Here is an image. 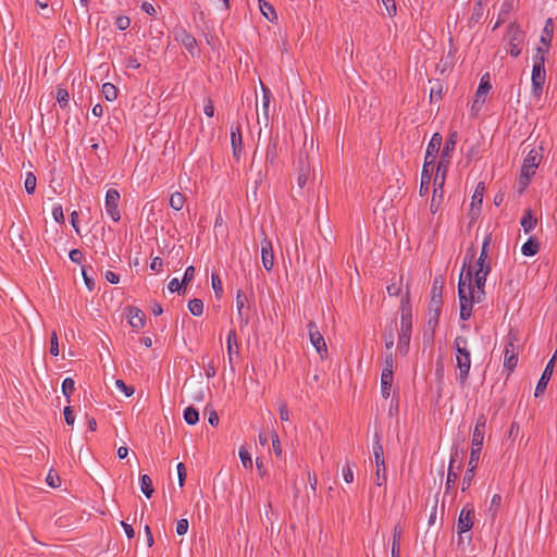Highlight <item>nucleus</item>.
Instances as JSON below:
<instances>
[{
    "mask_svg": "<svg viewBox=\"0 0 557 557\" xmlns=\"http://www.w3.org/2000/svg\"><path fill=\"white\" fill-rule=\"evenodd\" d=\"M473 268H467V272L459 276L458 296L460 302V319L467 321L472 314L474 304H480L485 299V289L472 288Z\"/></svg>",
    "mask_w": 557,
    "mask_h": 557,
    "instance_id": "f257e3e1",
    "label": "nucleus"
},
{
    "mask_svg": "<svg viewBox=\"0 0 557 557\" xmlns=\"http://www.w3.org/2000/svg\"><path fill=\"white\" fill-rule=\"evenodd\" d=\"M453 348L455 350L456 368L458 369L457 381L463 386L469 377L471 368V354L469 349L468 338L458 335L454 339Z\"/></svg>",
    "mask_w": 557,
    "mask_h": 557,
    "instance_id": "f03ea898",
    "label": "nucleus"
},
{
    "mask_svg": "<svg viewBox=\"0 0 557 557\" xmlns=\"http://www.w3.org/2000/svg\"><path fill=\"white\" fill-rule=\"evenodd\" d=\"M412 332V314L408 298L401 300V319L400 332L398 335V350L401 355H406L410 344Z\"/></svg>",
    "mask_w": 557,
    "mask_h": 557,
    "instance_id": "7ed1b4c3",
    "label": "nucleus"
},
{
    "mask_svg": "<svg viewBox=\"0 0 557 557\" xmlns=\"http://www.w3.org/2000/svg\"><path fill=\"white\" fill-rule=\"evenodd\" d=\"M459 135L456 131H451L445 141L444 148L442 149L440 161L436 165V173L445 175L447 174L453 152L456 148Z\"/></svg>",
    "mask_w": 557,
    "mask_h": 557,
    "instance_id": "20e7f679",
    "label": "nucleus"
},
{
    "mask_svg": "<svg viewBox=\"0 0 557 557\" xmlns=\"http://www.w3.org/2000/svg\"><path fill=\"white\" fill-rule=\"evenodd\" d=\"M373 456L376 467L375 472V484L377 486H381L386 482V468H385V460H384V449L383 445L381 444V437L377 433L374 435V442H373Z\"/></svg>",
    "mask_w": 557,
    "mask_h": 557,
    "instance_id": "39448f33",
    "label": "nucleus"
},
{
    "mask_svg": "<svg viewBox=\"0 0 557 557\" xmlns=\"http://www.w3.org/2000/svg\"><path fill=\"white\" fill-rule=\"evenodd\" d=\"M486 421L487 419L483 413L479 414V417L476 418L471 440L472 457H476V455L481 454L485 436Z\"/></svg>",
    "mask_w": 557,
    "mask_h": 557,
    "instance_id": "423d86ee",
    "label": "nucleus"
},
{
    "mask_svg": "<svg viewBox=\"0 0 557 557\" xmlns=\"http://www.w3.org/2000/svg\"><path fill=\"white\" fill-rule=\"evenodd\" d=\"M507 39L509 41V54L517 58L521 53V46L524 40V32L516 23H511L507 29Z\"/></svg>",
    "mask_w": 557,
    "mask_h": 557,
    "instance_id": "0eeeda50",
    "label": "nucleus"
},
{
    "mask_svg": "<svg viewBox=\"0 0 557 557\" xmlns=\"http://www.w3.org/2000/svg\"><path fill=\"white\" fill-rule=\"evenodd\" d=\"M307 329H308V335L310 338V343L315 348V350L320 355V357L322 359H325L327 357V346H326L324 337L321 334L317 323L313 321H310L307 324Z\"/></svg>",
    "mask_w": 557,
    "mask_h": 557,
    "instance_id": "6e6552de",
    "label": "nucleus"
},
{
    "mask_svg": "<svg viewBox=\"0 0 557 557\" xmlns=\"http://www.w3.org/2000/svg\"><path fill=\"white\" fill-rule=\"evenodd\" d=\"M545 64L542 61H534L532 69V94L534 97L540 98L542 95L543 85L545 83Z\"/></svg>",
    "mask_w": 557,
    "mask_h": 557,
    "instance_id": "1a4fd4ad",
    "label": "nucleus"
},
{
    "mask_svg": "<svg viewBox=\"0 0 557 557\" xmlns=\"http://www.w3.org/2000/svg\"><path fill=\"white\" fill-rule=\"evenodd\" d=\"M120 198V193L114 188H110L106 193V211L114 222H117L121 219L119 210Z\"/></svg>",
    "mask_w": 557,
    "mask_h": 557,
    "instance_id": "9d476101",
    "label": "nucleus"
},
{
    "mask_svg": "<svg viewBox=\"0 0 557 557\" xmlns=\"http://www.w3.org/2000/svg\"><path fill=\"white\" fill-rule=\"evenodd\" d=\"M442 143V135L440 133H434L430 143L428 144L423 164L426 166H434Z\"/></svg>",
    "mask_w": 557,
    "mask_h": 557,
    "instance_id": "9b49d317",
    "label": "nucleus"
},
{
    "mask_svg": "<svg viewBox=\"0 0 557 557\" xmlns=\"http://www.w3.org/2000/svg\"><path fill=\"white\" fill-rule=\"evenodd\" d=\"M473 519H474V507L471 504H467L461 509V511L459 513L458 522H457V529H458V533L460 535L472 529Z\"/></svg>",
    "mask_w": 557,
    "mask_h": 557,
    "instance_id": "f8f14e48",
    "label": "nucleus"
},
{
    "mask_svg": "<svg viewBox=\"0 0 557 557\" xmlns=\"http://www.w3.org/2000/svg\"><path fill=\"white\" fill-rule=\"evenodd\" d=\"M446 176L442 174L435 173L434 180H433V197L431 200L430 209L432 213H435L440 207L441 200L444 195V184H445Z\"/></svg>",
    "mask_w": 557,
    "mask_h": 557,
    "instance_id": "ddd939ff",
    "label": "nucleus"
},
{
    "mask_svg": "<svg viewBox=\"0 0 557 557\" xmlns=\"http://www.w3.org/2000/svg\"><path fill=\"white\" fill-rule=\"evenodd\" d=\"M174 39L182 44L186 50L194 55L196 52L197 41L195 37L185 28L180 27L174 29Z\"/></svg>",
    "mask_w": 557,
    "mask_h": 557,
    "instance_id": "4468645a",
    "label": "nucleus"
},
{
    "mask_svg": "<svg viewBox=\"0 0 557 557\" xmlns=\"http://www.w3.org/2000/svg\"><path fill=\"white\" fill-rule=\"evenodd\" d=\"M247 295L238 290L236 295V309L240 321V329L249 323V307L247 306Z\"/></svg>",
    "mask_w": 557,
    "mask_h": 557,
    "instance_id": "2eb2a0df",
    "label": "nucleus"
},
{
    "mask_svg": "<svg viewBox=\"0 0 557 557\" xmlns=\"http://www.w3.org/2000/svg\"><path fill=\"white\" fill-rule=\"evenodd\" d=\"M556 355H557V351L555 352V355L553 356V358L548 361V363L546 364L537 384H536V387H535V397H539L541 396L546 387H547V384L552 377V374H553V370H554V367H555V359H556Z\"/></svg>",
    "mask_w": 557,
    "mask_h": 557,
    "instance_id": "dca6fc26",
    "label": "nucleus"
},
{
    "mask_svg": "<svg viewBox=\"0 0 557 557\" xmlns=\"http://www.w3.org/2000/svg\"><path fill=\"white\" fill-rule=\"evenodd\" d=\"M518 363V352L512 342L507 343L504 351V368L508 371V375L516 369Z\"/></svg>",
    "mask_w": 557,
    "mask_h": 557,
    "instance_id": "f3484780",
    "label": "nucleus"
},
{
    "mask_svg": "<svg viewBox=\"0 0 557 557\" xmlns=\"http://www.w3.org/2000/svg\"><path fill=\"white\" fill-rule=\"evenodd\" d=\"M540 153L535 149H532L523 160L521 173L533 176L540 164Z\"/></svg>",
    "mask_w": 557,
    "mask_h": 557,
    "instance_id": "a211bd4d",
    "label": "nucleus"
},
{
    "mask_svg": "<svg viewBox=\"0 0 557 557\" xmlns=\"http://www.w3.org/2000/svg\"><path fill=\"white\" fill-rule=\"evenodd\" d=\"M261 261L267 271H271L274 264L272 243L267 237L261 242Z\"/></svg>",
    "mask_w": 557,
    "mask_h": 557,
    "instance_id": "6ab92c4d",
    "label": "nucleus"
},
{
    "mask_svg": "<svg viewBox=\"0 0 557 557\" xmlns=\"http://www.w3.org/2000/svg\"><path fill=\"white\" fill-rule=\"evenodd\" d=\"M479 458H480V455H476V457L475 456L472 457V454L470 453L468 469L463 475L462 484H461L462 492L467 491L472 484L473 478L475 475V470L478 468Z\"/></svg>",
    "mask_w": 557,
    "mask_h": 557,
    "instance_id": "aec40b11",
    "label": "nucleus"
},
{
    "mask_svg": "<svg viewBox=\"0 0 557 557\" xmlns=\"http://www.w3.org/2000/svg\"><path fill=\"white\" fill-rule=\"evenodd\" d=\"M127 319L131 326L135 330L144 327L146 322L145 313L136 307L127 308Z\"/></svg>",
    "mask_w": 557,
    "mask_h": 557,
    "instance_id": "412c9836",
    "label": "nucleus"
},
{
    "mask_svg": "<svg viewBox=\"0 0 557 557\" xmlns=\"http://www.w3.org/2000/svg\"><path fill=\"white\" fill-rule=\"evenodd\" d=\"M491 244H492V235L487 234L484 237L480 256H479L475 264L473 265L475 269H484L485 267H491V263L487 261L488 248H490Z\"/></svg>",
    "mask_w": 557,
    "mask_h": 557,
    "instance_id": "4be33fe9",
    "label": "nucleus"
},
{
    "mask_svg": "<svg viewBox=\"0 0 557 557\" xmlns=\"http://www.w3.org/2000/svg\"><path fill=\"white\" fill-rule=\"evenodd\" d=\"M473 268V277H472V288L473 289H484L487 275L491 272V267H485L484 269H475Z\"/></svg>",
    "mask_w": 557,
    "mask_h": 557,
    "instance_id": "5701e85b",
    "label": "nucleus"
},
{
    "mask_svg": "<svg viewBox=\"0 0 557 557\" xmlns=\"http://www.w3.org/2000/svg\"><path fill=\"white\" fill-rule=\"evenodd\" d=\"M492 89L488 74L482 76L478 90L475 92V102L483 106L486 100V95Z\"/></svg>",
    "mask_w": 557,
    "mask_h": 557,
    "instance_id": "b1692460",
    "label": "nucleus"
},
{
    "mask_svg": "<svg viewBox=\"0 0 557 557\" xmlns=\"http://www.w3.org/2000/svg\"><path fill=\"white\" fill-rule=\"evenodd\" d=\"M458 456V451L456 450L450 456L449 467L447 471V478L445 483L446 493H448L456 484V481L458 480V472L454 470V463L456 461V458Z\"/></svg>",
    "mask_w": 557,
    "mask_h": 557,
    "instance_id": "393cba45",
    "label": "nucleus"
},
{
    "mask_svg": "<svg viewBox=\"0 0 557 557\" xmlns=\"http://www.w3.org/2000/svg\"><path fill=\"white\" fill-rule=\"evenodd\" d=\"M484 190H485L484 183H479L474 190V194L472 196V201H471V212L473 214H478L480 212L481 205L483 201Z\"/></svg>",
    "mask_w": 557,
    "mask_h": 557,
    "instance_id": "a878e982",
    "label": "nucleus"
},
{
    "mask_svg": "<svg viewBox=\"0 0 557 557\" xmlns=\"http://www.w3.org/2000/svg\"><path fill=\"white\" fill-rule=\"evenodd\" d=\"M393 371L383 370L381 374V393L384 398H388L391 395V387L393 384Z\"/></svg>",
    "mask_w": 557,
    "mask_h": 557,
    "instance_id": "bb28decb",
    "label": "nucleus"
},
{
    "mask_svg": "<svg viewBox=\"0 0 557 557\" xmlns=\"http://www.w3.org/2000/svg\"><path fill=\"white\" fill-rule=\"evenodd\" d=\"M434 166H426L423 164L422 172H421V183H420V195L423 196L429 190V185L432 180V172Z\"/></svg>",
    "mask_w": 557,
    "mask_h": 557,
    "instance_id": "cd10ccee",
    "label": "nucleus"
},
{
    "mask_svg": "<svg viewBox=\"0 0 557 557\" xmlns=\"http://www.w3.org/2000/svg\"><path fill=\"white\" fill-rule=\"evenodd\" d=\"M554 21L552 17H548L546 21H545V24H544V27H543V32H542V35H541V39L540 41L544 45V46H547L549 47L550 46V41H552V38H553V34H554Z\"/></svg>",
    "mask_w": 557,
    "mask_h": 557,
    "instance_id": "c85d7f7f",
    "label": "nucleus"
},
{
    "mask_svg": "<svg viewBox=\"0 0 557 557\" xmlns=\"http://www.w3.org/2000/svg\"><path fill=\"white\" fill-rule=\"evenodd\" d=\"M227 354H228V362H230V366H231V369L232 371H234V362H233V347L235 346L236 347V354H238V344H237V338H236V332L235 330H231L228 332V335H227Z\"/></svg>",
    "mask_w": 557,
    "mask_h": 557,
    "instance_id": "c756f323",
    "label": "nucleus"
},
{
    "mask_svg": "<svg viewBox=\"0 0 557 557\" xmlns=\"http://www.w3.org/2000/svg\"><path fill=\"white\" fill-rule=\"evenodd\" d=\"M261 89H262V113H263L264 122L267 124L268 120H269V107H270L272 94H271V90L263 84H261Z\"/></svg>",
    "mask_w": 557,
    "mask_h": 557,
    "instance_id": "7c9ffc66",
    "label": "nucleus"
},
{
    "mask_svg": "<svg viewBox=\"0 0 557 557\" xmlns=\"http://www.w3.org/2000/svg\"><path fill=\"white\" fill-rule=\"evenodd\" d=\"M277 140L276 139H270L267 151H265V163L267 164H274L277 158Z\"/></svg>",
    "mask_w": 557,
    "mask_h": 557,
    "instance_id": "2f4dec72",
    "label": "nucleus"
},
{
    "mask_svg": "<svg viewBox=\"0 0 557 557\" xmlns=\"http://www.w3.org/2000/svg\"><path fill=\"white\" fill-rule=\"evenodd\" d=\"M520 223L525 233H530L534 230L536 225V219L533 216L531 210L524 211Z\"/></svg>",
    "mask_w": 557,
    "mask_h": 557,
    "instance_id": "473e14b6",
    "label": "nucleus"
},
{
    "mask_svg": "<svg viewBox=\"0 0 557 557\" xmlns=\"http://www.w3.org/2000/svg\"><path fill=\"white\" fill-rule=\"evenodd\" d=\"M444 278L436 276L432 282L431 299H443Z\"/></svg>",
    "mask_w": 557,
    "mask_h": 557,
    "instance_id": "72a5a7b5",
    "label": "nucleus"
},
{
    "mask_svg": "<svg viewBox=\"0 0 557 557\" xmlns=\"http://www.w3.org/2000/svg\"><path fill=\"white\" fill-rule=\"evenodd\" d=\"M259 5H260L261 13L264 15V17L267 20H269L270 22H273L274 20L277 18L276 12L272 4H270L267 1L259 0Z\"/></svg>",
    "mask_w": 557,
    "mask_h": 557,
    "instance_id": "f704fd0d",
    "label": "nucleus"
},
{
    "mask_svg": "<svg viewBox=\"0 0 557 557\" xmlns=\"http://www.w3.org/2000/svg\"><path fill=\"white\" fill-rule=\"evenodd\" d=\"M539 249H540V245H539L537 240H535L533 238H529L522 245L521 251L524 256L531 257V256L536 255L539 252Z\"/></svg>",
    "mask_w": 557,
    "mask_h": 557,
    "instance_id": "c9c22d12",
    "label": "nucleus"
},
{
    "mask_svg": "<svg viewBox=\"0 0 557 557\" xmlns=\"http://www.w3.org/2000/svg\"><path fill=\"white\" fill-rule=\"evenodd\" d=\"M140 490L147 498L152 496L154 490L152 486V481L148 474H143L140 476Z\"/></svg>",
    "mask_w": 557,
    "mask_h": 557,
    "instance_id": "e433bc0d",
    "label": "nucleus"
},
{
    "mask_svg": "<svg viewBox=\"0 0 557 557\" xmlns=\"http://www.w3.org/2000/svg\"><path fill=\"white\" fill-rule=\"evenodd\" d=\"M185 200V196L182 193L175 191L170 196L169 203L173 210L180 211L183 209Z\"/></svg>",
    "mask_w": 557,
    "mask_h": 557,
    "instance_id": "4c0bfd02",
    "label": "nucleus"
},
{
    "mask_svg": "<svg viewBox=\"0 0 557 557\" xmlns=\"http://www.w3.org/2000/svg\"><path fill=\"white\" fill-rule=\"evenodd\" d=\"M231 144H232V147L243 146L242 128H240L239 124L231 125Z\"/></svg>",
    "mask_w": 557,
    "mask_h": 557,
    "instance_id": "58836bf2",
    "label": "nucleus"
},
{
    "mask_svg": "<svg viewBox=\"0 0 557 557\" xmlns=\"http://www.w3.org/2000/svg\"><path fill=\"white\" fill-rule=\"evenodd\" d=\"M515 9L512 0H505L498 12L499 22H506L510 12Z\"/></svg>",
    "mask_w": 557,
    "mask_h": 557,
    "instance_id": "ea45409f",
    "label": "nucleus"
},
{
    "mask_svg": "<svg viewBox=\"0 0 557 557\" xmlns=\"http://www.w3.org/2000/svg\"><path fill=\"white\" fill-rule=\"evenodd\" d=\"M184 420L189 425H195L199 420L198 410L191 406L187 407L184 411Z\"/></svg>",
    "mask_w": 557,
    "mask_h": 557,
    "instance_id": "a19ab883",
    "label": "nucleus"
},
{
    "mask_svg": "<svg viewBox=\"0 0 557 557\" xmlns=\"http://www.w3.org/2000/svg\"><path fill=\"white\" fill-rule=\"evenodd\" d=\"M101 91L108 101H113L117 97V88L111 83H104Z\"/></svg>",
    "mask_w": 557,
    "mask_h": 557,
    "instance_id": "79ce46f5",
    "label": "nucleus"
},
{
    "mask_svg": "<svg viewBox=\"0 0 557 557\" xmlns=\"http://www.w3.org/2000/svg\"><path fill=\"white\" fill-rule=\"evenodd\" d=\"M188 310L195 317H200L203 313V302L201 299L194 298L188 302Z\"/></svg>",
    "mask_w": 557,
    "mask_h": 557,
    "instance_id": "37998d69",
    "label": "nucleus"
},
{
    "mask_svg": "<svg viewBox=\"0 0 557 557\" xmlns=\"http://www.w3.org/2000/svg\"><path fill=\"white\" fill-rule=\"evenodd\" d=\"M55 98L61 108H65L69 104V100H70L69 91L61 86H59L57 88Z\"/></svg>",
    "mask_w": 557,
    "mask_h": 557,
    "instance_id": "c03bdc74",
    "label": "nucleus"
},
{
    "mask_svg": "<svg viewBox=\"0 0 557 557\" xmlns=\"http://www.w3.org/2000/svg\"><path fill=\"white\" fill-rule=\"evenodd\" d=\"M75 389V382L71 377H66L62 382V393L66 397L67 401H70V397Z\"/></svg>",
    "mask_w": 557,
    "mask_h": 557,
    "instance_id": "a18cd8bd",
    "label": "nucleus"
},
{
    "mask_svg": "<svg viewBox=\"0 0 557 557\" xmlns=\"http://www.w3.org/2000/svg\"><path fill=\"white\" fill-rule=\"evenodd\" d=\"M24 186H25V190L27 191V194L32 195L35 193L36 186H37V180H36V176L32 172H28L26 174Z\"/></svg>",
    "mask_w": 557,
    "mask_h": 557,
    "instance_id": "49530a36",
    "label": "nucleus"
},
{
    "mask_svg": "<svg viewBox=\"0 0 557 557\" xmlns=\"http://www.w3.org/2000/svg\"><path fill=\"white\" fill-rule=\"evenodd\" d=\"M212 288L218 298H220L223 294L222 281L216 273H212L211 275Z\"/></svg>",
    "mask_w": 557,
    "mask_h": 557,
    "instance_id": "de8ad7c7",
    "label": "nucleus"
},
{
    "mask_svg": "<svg viewBox=\"0 0 557 557\" xmlns=\"http://www.w3.org/2000/svg\"><path fill=\"white\" fill-rule=\"evenodd\" d=\"M239 458L242 460V463L243 466L246 468V469H252V459H251V456L249 454V451L245 448V447H242L239 449Z\"/></svg>",
    "mask_w": 557,
    "mask_h": 557,
    "instance_id": "09e8293b",
    "label": "nucleus"
},
{
    "mask_svg": "<svg viewBox=\"0 0 557 557\" xmlns=\"http://www.w3.org/2000/svg\"><path fill=\"white\" fill-rule=\"evenodd\" d=\"M184 286L185 284H182V282H180L177 278H172L168 285V288L172 293L177 292L178 294H185L186 288Z\"/></svg>",
    "mask_w": 557,
    "mask_h": 557,
    "instance_id": "8fccbe9b",
    "label": "nucleus"
},
{
    "mask_svg": "<svg viewBox=\"0 0 557 557\" xmlns=\"http://www.w3.org/2000/svg\"><path fill=\"white\" fill-rule=\"evenodd\" d=\"M443 299H431L429 301V313H438L442 312Z\"/></svg>",
    "mask_w": 557,
    "mask_h": 557,
    "instance_id": "3c124183",
    "label": "nucleus"
},
{
    "mask_svg": "<svg viewBox=\"0 0 557 557\" xmlns=\"http://www.w3.org/2000/svg\"><path fill=\"white\" fill-rule=\"evenodd\" d=\"M115 386L125 394V396L129 397L134 394L135 388L133 386L126 385L123 380H116Z\"/></svg>",
    "mask_w": 557,
    "mask_h": 557,
    "instance_id": "603ef678",
    "label": "nucleus"
},
{
    "mask_svg": "<svg viewBox=\"0 0 557 557\" xmlns=\"http://www.w3.org/2000/svg\"><path fill=\"white\" fill-rule=\"evenodd\" d=\"M352 467H354V463L346 462V465L343 468V478L346 483H351L354 481Z\"/></svg>",
    "mask_w": 557,
    "mask_h": 557,
    "instance_id": "864d4df0",
    "label": "nucleus"
},
{
    "mask_svg": "<svg viewBox=\"0 0 557 557\" xmlns=\"http://www.w3.org/2000/svg\"><path fill=\"white\" fill-rule=\"evenodd\" d=\"M131 25V20L128 16H125V15H120L116 17L115 20V26L120 29V30H125L129 27Z\"/></svg>",
    "mask_w": 557,
    "mask_h": 557,
    "instance_id": "5fc2aeb1",
    "label": "nucleus"
},
{
    "mask_svg": "<svg viewBox=\"0 0 557 557\" xmlns=\"http://www.w3.org/2000/svg\"><path fill=\"white\" fill-rule=\"evenodd\" d=\"M69 257L72 262L77 263V264H81L84 260L83 251L77 248L72 249L69 253Z\"/></svg>",
    "mask_w": 557,
    "mask_h": 557,
    "instance_id": "6e6d98bb",
    "label": "nucleus"
},
{
    "mask_svg": "<svg viewBox=\"0 0 557 557\" xmlns=\"http://www.w3.org/2000/svg\"><path fill=\"white\" fill-rule=\"evenodd\" d=\"M124 65L128 69L137 70L140 67V62L134 55H126L124 58Z\"/></svg>",
    "mask_w": 557,
    "mask_h": 557,
    "instance_id": "4d7b16f0",
    "label": "nucleus"
},
{
    "mask_svg": "<svg viewBox=\"0 0 557 557\" xmlns=\"http://www.w3.org/2000/svg\"><path fill=\"white\" fill-rule=\"evenodd\" d=\"M532 176L529 174L520 173L518 184L520 186L519 191L522 193L530 184Z\"/></svg>",
    "mask_w": 557,
    "mask_h": 557,
    "instance_id": "13d9d810",
    "label": "nucleus"
},
{
    "mask_svg": "<svg viewBox=\"0 0 557 557\" xmlns=\"http://www.w3.org/2000/svg\"><path fill=\"white\" fill-rule=\"evenodd\" d=\"M50 354L55 357L59 355V342H58V335L55 332H52V334H51Z\"/></svg>",
    "mask_w": 557,
    "mask_h": 557,
    "instance_id": "bf43d9fd",
    "label": "nucleus"
},
{
    "mask_svg": "<svg viewBox=\"0 0 557 557\" xmlns=\"http://www.w3.org/2000/svg\"><path fill=\"white\" fill-rule=\"evenodd\" d=\"M52 216L55 222L64 223V213L61 205L54 206L52 209Z\"/></svg>",
    "mask_w": 557,
    "mask_h": 557,
    "instance_id": "052dcab7",
    "label": "nucleus"
},
{
    "mask_svg": "<svg viewBox=\"0 0 557 557\" xmlns=\"http://www.w3.org/2000/svg\"><path fill=\"white\" fill-rule=\"evenodd\" d=\"M440 317L441 314L438 313H429L428 326L431 329L432 335L434 334V331L438 325Z\"/></svg>",
    "mask_w": 557,
    "mask_h": 557,
    "instance_id": "680f3d73",
    "label": "nucleus"
},
{
    "mask_svg": "<svg viewBox=\"0 0 557 557\" xmlns=\"http://www.w3.org/2000/svg\"><path fill=\"white\" fill-rule=\"evenodd\" d=\"M385 7V10L389 16H394L397 12L395 0H381Z\"/></svg>",
    "mask_w": 557,
    "mask_h": 557,
    "instance_id": "e2e57ef3",
    "label": "nucleus"
},
{
    "mask_svg": "<svg viewBox=\"0 0 557 557\" xmlns=\"http://www.w3.org/2000/svg\"><path fill=\"white\" fill-rule=\"evenodd\" d=\"M474 257H475V248L473 246H471L470 248L467 249V252H466V256L463 259V268L472 267L471 262L474 259Z\"/></svg>",
    "mask_w": 557,
    "mask_h": 557,
    "instance_id": "0e129e2a",
    "label": "nucleus"
},
{
    "mask_svg": "<svg viewBox=\"0 0 557 557\" xmlns=\"http://www.w3.org/2000/svg\"><path fill=\"white\" fill-rule=\"evenodd\" d=\"M188 531V520L187 519H180L176 523V533L178 535H184Z\"/></svg>",
    "mask_w": 557,
    "mask_h": 557,
    "instance_id": "69168bd1",
    "label": "nucleus"
},
{
    "mask_svg": "<svg viewBox=\"0 0 557 557\" xmlns=\"http://www.w3.org/2000/svg\"><path fill=\"white\" fill-rule=\"evenodd\" d=\"M443 96V87L441 84H437L436 86L431 88L430 92V99L433 101L434 99L440 100Z\"/></svg>",
    "mask_w": 557,
    "mask_h": 557,
    "instance_id": "338daca9",
    "label": "nucleus"
},
{
    "mask_svg": "<svg viewBox=\"0 0 557 557\" xmlns=\"http://www.w3.org/2000/svg\"><path fill=\"white\" fill-rule=\"evenodd\" d=\"M176 468H177L178 484L182 487L186 480V468L183 462H180Z\"/></svg>",
    "mask_w": 557,
    "mask_h": 557,
    "instance_id": "774afa93",
    "label": "nucleus"
}]
</instances>
